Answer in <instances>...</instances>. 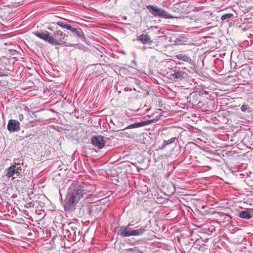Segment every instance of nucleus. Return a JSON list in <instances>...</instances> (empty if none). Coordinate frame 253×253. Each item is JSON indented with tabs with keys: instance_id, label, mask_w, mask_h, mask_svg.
I'll list each match as a JSON object with an SVG mask.
<instances>
[{
	"instance_id": "f257e3e1",
	"label": "nucleus",
	"mask_w": 253,
	"mask_h": 253,
	"mask_svg": "<svg viewBox=\"0 0 253 253\" xmlns=\"http://www.w3.org/2000/svg\"><path fill=\"white\" fill-rule=\"evenodd\" d=\"M53 33L51 36L50 33L46 30L41 32H33V34L38 38L52 45H65L66 42H63V40L67 37V35L60 30L55 31Z\"/></svg>"
},
{
	"instance_id": "f03ea898",
	"label": "nucleus",
	"mask_w": 253,
	"mask_h": 253,
	"mask_svg": "<svg viewBox=\"0 0 253 253\" xmlns=\"http://www.w3.org/2000/svg\"><path fill=\"white\" fill-rule=\"evenodd\" d=\"M130 224L126 226H120L115 228L117 235L121 237L137 236L142 235L146 231V227H141L137 229H133L130 227Z\"/></svg>"
},
{
	"instance_id": "7ed1b4c3",
	"label": "nucleus",
	"mask_w": 253,
	"mask_h": 253,
	"mask_svg": "<svg viewBox=\"0 0 253 253\" xmlns=\"http://www.w3.org/2000/svg\"><path fill=\"white\" fill-rule=\"evenodd\" d=\"M149 12L154 16L165 19L172 18L173 17L167 12L159 7L154 5H149L146 6Z\"/></svg>"
},
{
	"instance_id": "20e7f679",
	"label": "nucleus",
	"mask_w": 253,
	"mask_h": 253,
	"mask_svg": "<svg viewBox=\"0 0 253 253\" xmlns=\"http://www.w3.org/2000/svg\"><path fill=\"white\" fill-rule=\"evenodd\" d=\"M79 195L78 193L74 191L71 196L66 199L64 204V208L66 211H70L74 208L81 198Z\"/></svg>"
},
{
	"instance_id": "39448f33",
	"label": "nucleus",
	"mask_w": 253,
	"mask_h": 253,
	"mask_svg": "<svg viewBox=\"0 0 253 253\" xmlns=\"http://www.w3.org/2000/svg\"><path fill=\"white\" fill-rule=\"evenodd\" d=\"M57 24L59 26H60L63 28H65V29H66L70 31L76 37L81 38V39H85V38L84 37V33L81 29H80V28L77 29L76 28L72 27L70 25L66 24L63 21L57 22Z\"/></svg>"
},
{
	"instance_id": "423d86ee",
	"label": "nucleus",
	"mask_w": 253,
	"mask_h": 253,
	"mask_svg": "<svg viewBox=\"0 0 253 253\" xmlns=\"http://www.w3.org/2000/svg\"><path fill=\"white\" fill-rule=\"evenodd\" d=\"M93 186L90 184L88 183H82L77 188V189L75 190V191L78 193L79 195V197L81 198L87 194L90 195L91 194L89 193L93 191Z\"/></svg>"
},
{
	"instance_id": "0eeeda50",
	"label": "nucleus",
	"mask_w": 253,
	"mask_h": 253,
	"mask_svg": "<svg viewBox=\"0 0 253 253\" xmlns=\"http://www.w3.org/2000/svg\"><path fill=\"white\" fill-rule=\"evenodd\" d=\"M91 143L95 147L98 149H102L105 146V141L104 137L101 135L93 136L91 138Z\"/></svg>"
},
{
	"instance_id": "6e6552de",
	"label": "nucleus",
	"mask_w": 253,
	"mask_h": 253,
	"mask_svg": "<svg viewBox=\"0 0 253 253\" xmlns=\"http://www.w3.org/2000/svg\"><path fill=\"white\" fill-rule=\"evenodd\" d=\"M7 129L9 131L17 132L20 130V123L15 120L11 119L9 120L7 125Z\"/></svg>"
},
{
	"instance_id": "1a4fd4ad",
	"label": "nucleus",
	"mask_w": 253,
	"mask_h": 253,
	"mask_svg": "<svg viewBox=\"0 0 253 253\" xmlns=\"http://www.w3.org/2000/svg\"><path fill=\"white\" fill-rule=\"evenodd\" d=\"M155 122V120H146L141 121L140 122L134 123L130 125H129L127 127H126V129H130L133 128H137L142 127L151 124H152Z\"/></svg>"
},
{
	"instance_id": "9d476101",
	"label": "nucleus",
	"mask_w": 253,
	"mask_h": 253,
	"mask_svg": "<svg viewBox=\"0 0 253 253\" xmlns=\"http://www.w3.org/2000/svg\"><path fill=\"white\" fill-rule=\"evenodd\" d=\"M72 223H69L68 228L65 229V236H67L68 238L72 240H75V229H77L76 227L71 226Z\"/></svg>"
},
{
	"instance_id": "9b49d317",
	"label": "nucleus",
	"mask_w": 253,
	"mask_h": 253,
	"mask_svg": "<svg viewBox=\"0 0 253 253\" xmlns=\"http://www.w3.org/2000/svg\"><path fill=\"white\" fill-rule=\"evenodd\" d=\"M137 40L140 41L142 43H149L151 44L153 42L152 40H151L150 37L147 34H141L137 36Z\"/></svg>"
},
{
	"instance_id": "f8f14e48",
	"label": "nucleus",
	"mask_w": 253,
	"mask_h": 253,
	"mask_svg": "<svg viewBox=\"0 0 253 253\" xmlns=\"http://www.w3.org/2000/svg\"><path fill=\"white\" fill-rule=\"evenodd\" d=\"M173 74H172V76H173V78L181 80L182 79L184 78V76L186 74L183 72V71L179 70L177 67H175L173 70Z\"/></svg>"
},
{
	"instance_id": "ddd939ff",
	"label": "nucleus",
	"mask_w": 253,
	"mask_h": 253,
	"mask_svg": "<svg viewBox=\"0 0 253 253\" xmlns=\"http://www.w3.org/2000/svg\"><path fill=\"white\" fill-rule=\"evenodd\" d=\"M239 216L242 218L249 219L253 216V212L248 209L242 211L239 213Z\"/></svg>"
},
{
	"instance_id": "4468645a",
	"label": "nucleus",
	"mask_w": 253,
	"mask_h": 253,
	"mask_svg": "<svg viewBox=\"0 0 253 253\" xmlns=\"http://www.w3.org/2000/svg\"><path fill=\"white\" fill-rule=\"evenodd\" d=\"M15 173H16L15 169V165H12L7 169V172L6 173L5 175L8 178H10L12 177Z\"/></svg>"
},
{
	"instance_id": "2eb2a0df",
	"label": "nucleus",
	"mask_w": 253,
	"mask_h": 253,
	"mask_svg": "<svg viewBox=\"0 0 253 253\" xmlns=\"http://www.w3.org/2000/svg\"><path fill=\"white\" fill-rule=\"evenodd\" d=\"M175 58L179 60H181L186 62H190L191 59L190 57L183 54H179L175 55Z\"/></svg>"
},
{
	"instance_id": "dca6fc26",
	"label": "nucleus",
	"mask_w": 253,
	"mask_h": 253,
	"mask_svg": "<svg viewBox=\"0 0 253 253\" xmlns=\"http://www.w3.org/2000/svg\"><path fill=\"white\" fill-rule=\"evenodd\" d=\"M176 139V137H172L168 140H164L161 147V149H164L168 145L174 143Z\"/></svg>"
},
{
	"instance_id": "f3484780",
	"label": "nucleus",
	"mask_w": 253,
	"mask_h": 253,
	"mask_svg": "<svg viewBox=\"0 0 253 253\" xmlns=\"http://www.w3.org/2000/svg\"><path fill=\"white\" fill-rule=\"evenodd\" d=\"M233 16V14H232V13H227V14H223L221 17V19L222 20H228V19H229L231 18Z\"/></svg>"
},
{
	"instance_id": "a211bd4d",
	"label": "nucleus",
	"mask_w": 253,
	"mask_h": 253,
	"mask_svg": "<svg viewBox=\"0 0 253 253\" xmlns=\"http://www.w3.org/2000/svg\"><path fill=\"white\" fill-rule=\"evenodd\" d=\"M250 108L247 105H243L241 107V110L242 112L248 111L249 112Z\"/></svg>"
},
{
	"instance_id": "6ab92c4d",
	"label": "nucleus",
	"mask_w": 253,
	"mask_h": 253,
	"mask_svg": "<svg viewBox=\"0 0 253 253\" xmlns=\"http://www.w3.org/2000/svg\"><path fill=\"white\" fill-rule=\"evenodd\" d=\"M149 29L153 31L154 32V34L157 35H159L160 33V31L158 30L157 27L152 26Z\"/></svg>"
},
{
	"instance_id": "aec40b11",
	"label": "nucleus",
	"mask_w": 253,
	"mask_h": 253,
	"mask_svg": "<svg viewBox=\"0 0 253 253\" xmlns=\"http://www.w3.org/2000/svg\"><path fill=\"white\" fill-rule=\"evenodd\" d=\"M15 165L16 174H19L21 170V166H19V164H15Z\"/></svg>"
},
{
	"instance_id": "412c9836",
	"label": "nucleus",
	"mask_w": 253,
	"mask_h": 253,
	"mask_svg": "<svg viewBox=\"0 0 253 253\" xmlns=\"http://www.w3.org/2000/svg\"><path fill=\"white\" fill-rule=\"evenodd\" d=\"M127 250V252L128 253H129V252H131V253H133L134 251H135V249H133V248H129L128 249H126Z\"/></svg>"
},
{
	"instance_id": "4be33fe9",
	"label": "nucleus",
	"mask_w": 253,
	"mask_h": 253,
	"mask_svg": "<svg viewBox=\"0 0 253 253\" xmlns=\"http://www.w3.org/2000/svg\"><path fill=\"white\" fill-rule=\"evenodd\" d=\"M18 118L20 121H22L24 119V117L21 114V115H19Z\"/></svg>"
},
{
	"instance_id": "5701e85b",
	"label": "nucleus",
	"mask_w": 253,
	"mask_h": 253,
	"mask_svg": "<svg viewBox=\"0 0 253 253\" xmlns=\"http://www.w3.org/2000/svg\"><path fill=\"white\" fill-rule=\"evenodd\" d=\"M120 253H128L126 249L123 250Z\"/></svg>"
},
{
	"instance_id": "b1692460",
	"label": "nucleus",
	"mask_w": 253,
	"mask_h": 253,
	"mask_svg": "<svg viewBox=\"0 0 253 253\" xmlns=\"http://www.w3.org/2000/svg\"><path fill=\"white\" fill-rule=\"evenodd\" d=\"M76 230H77V229H75V237H76V234H77V233H76Z\"/></svg>"
},
{
	"instance_id": "393cba45",
	"label": "nucleus",
	"mask_w": 253,
	"mask_h": 253,
	"mask_svg": "<svg viewBox=\"0 0 253 253\" xmlns=\"http://www.w3.org/2000/svg\"><path fill=\"white\" fill-rule=\"evenodd\" d=\"M29 204V205H30L29 206L31 207L32 203H30Z\"/></svg>"
},
{
	"instance_id": "a878e982",
	"label": "nucleus",
	"mask_w": 253,
	"mask_h": 253,
	"mask_svg": "<svg viewBox=\"0 0 253 253\" xmlns=\"http://www.w3.org/2000/svg\"><path fill=\"white\" fill-rule=\"evenodd\" d=\"M201 27V26H196V28H200V27Z\"/></svg>"
}]
</instances>
